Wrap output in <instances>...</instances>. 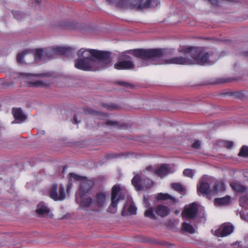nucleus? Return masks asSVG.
<instances>
[{
  "label": "nucleus",
  "instance_id": "25",
  "mask_svg": "<svg viewBox=\"0 0 248 248\" xmlns=\"http://www.w3.org/2000/svg\"><path fill=\"white\" fill-rule=\"evenodd\" d=\"M230 186L234 190L237 192L243 193L247 190L246 186L237 183H232Z\"/></svg>",
  "mask_w": 248,
  "mask_h": 248
},
{
  "label": "nucleus",
  "instance_id": "43",
  "mask_svg": "<svg viewBox=\"0 0 248 248\" xmlns=\"http://www.w3.org/2000/svg\"><path fill=\"white\" fill-rule=\"evenodd\" d=\"M227 82V80L226 79H224L223 78H219L217 80V81L215 83V84H218V83H223Z\"/></svg>",
  "mask_w": 248,
  "mask_h": 248
},
{
  "label": "nucleus",
  "instance_id": "37",
  "mask_svg": "<svg viewBox=\"0 0 248 248\" xmlns=\"http://www.w3.org/2000/svg\"><path fill=\"white\" fill-rule=\"evenodd\" d=\"M117 84L120 86L126 88H132L133 87V86L132 84L124 81H118Z\"/></svg>",
  "mask_w": 248,
  "mask_h": 248
},
{
  "label": "nucleus",
  "instance_id": "18",
  "mask_svg": "<svg viewBox=\"0 0 248 248\" xmlns=\"http://www.w3.org/2000/svg\"><path fill=\"white\" fill-rule=\"evenodd\" d=\"M12 113L15 119L20 122H23L27 118L20 108H13Z\"/></svg>",
  "mask_w": 248,
  "mask_h": 248
},
{
  "label": "nucleus",
  "instance_id": "40",
  "mask_svg": "<svg viewBox=\"0 0 248 248\" xmlns=\"http://www.w3.org/2000/svg\"><path fill=\"white\" fill-rule=\"evenodd\" d=\"M225 147L227 149H230L233 146V142L231 141H226L224 142Z\"/></svg>",
  "mask_w": 248,
  "mask_h": 248
},
{
  "label": "nucleus",
  "instance_id": "24",
  "mask_svg": "<svg viewBox=\"0 0 248 248\" xmlns=\"http://www.w3.org/2000/svg\"><path fill=\"white\" fill-rule=\"evenodd\" d=\"M29 87H46L49 84L46 81L41 80H36L35 81H30L28 83Z\"/></svg>",
  "mask_w": 248,
  "mask_h": 248
},
{
  "label": "nucleus",
  "instance_id": "42",
  "mask_svg": "<svg viewBox=\"0 0 248 248\" xmlns=\"http://www.w3.org/2000/svg\"><path fill=\"white\" fill-rule=\"evenodd\" d=\"M201 146V142L199 140L195 141L192 144V147L195 149H199Z\"/></svg>",
  "mask_w": 248,
  "mask_h": 248
},
{
  "label": "nucleus",
  "instance_id": "36",
  "mask_svg": "<svg viewBox=\"0 0 248 248\" xmlns=\"http://www.w3.org/2000/svg\"><path fill=\"white\" fill-rule=\"evenodd\" d=\"M13 15L17 20H21L25 16L24 14L20 12H15L13 13Z\"/></svg>",
  "mask_w": 248,
  "mask_h": 248
},
{
  "label": "nucleus",
  "instance_id": "15",
  "mask_svg": "<svg viewBox=\"0 0 248 248\" xmlns=\"http://www.w3.org/2000/svg\"><path fill=\"white\" fill-rule=\"evenodd\" d=\"M119 198H120V201L123 200L124 199V196L122 195L120 186L115 185L112 188L111 201H117Z\"/></svg>",
  "mask_w": 248,
  "mask_h": 248
},
{
  "label": "nucleus",
  "instance_id": "16",
  "mask_svg": "<svg viewBox=\"0 0 248 248\" xmlns=\"http://www.w3.org/2000/svg\"><path fill=\"white\" fill-rule=\"evenodd\" d=\"M210 186L207 183L201 182L200 186H197L198 192L205 194L207 197L212 195V189H209Z\"/></svg>",
  "mask_w": 248,
  "mask_h": 248
},
{
  "label": "nucleus",
  "instance_id": "34",
  "mask_svg": "<svg viewBox=\"0 0 248 248\" xmlns=\"http://www.w3.org/2000/svg\"><path fill=\"white\" fill-rule=\"evenodd\" d=\"M194 171L191 169H185L183 171V174L185 176L192 178L194 175Z\"/></svg>",
  "mask_w": 248,
  "mask_h": 248
},
{
  "label": "nucleus",
  "instance_id": "21",
  "mask_svg": "<svg viewBox=\"0 0 248 248\" xmlns=\"http://www.w3.org/2000/svg\"><path fill=\"white\" fill-rule=\"evenodd\" d=\"M83 112L85 115L91 114L92 115L98 116L100 117H108V115L107 113H102L100 111H97L91 108H84Z\"/></svg>",
  "mask_w": 248,
  "mask_h": 248
},
{
  "label": "nucleus",
  "instance_id": "27",
  "mask_svg": "<svg viewBox=\"0 0 248 248\" xmlns=\"http://www.w3.org/2000/svg\"><path fill=\"white\" fill-rule=\"evenodd\" d=\"M225 190L224 184L222 182H217L212 189V195H215L219 191H223Z\"/></svg>",
  "mask_w": 248,
  "mask_h": 248
},
{
  "label": "nucleus",
  "instance_id": "32",
  "mask_svg": "<svg viewBox=\"0 0 248 248\" xmlns=\"http://www.w3.org/2000/svg\"><path fill=\"white\" fill-rule=\"evenodd\" d=\"M238 155L243 157H248V146L243 145L241 148Z\"/></svg>",
  "mask_w": 248,
  "mask_h": 248
},
{
  "label": "nucleus",
  "instance_id": "13",
  "mask_svg": "<svg viewBox=\"0 0 248 248\" xmlns=\"http://www.w3.org/2000/svg\"><path fill=\"white\" fill-rule=\"evenodd\" d=\"M233 230L232 226L229 224H224L222 227L216 231V235L219 237L226 236L231 234Z\"/></svg>",
  "mask_w": 248,
  "mask_h": 248
},
{
  "label": "nucleus",
  "instance_id": "7",
  "mask_svg": "<svg viewBox=\"0 0 248 248\" xmlns=\"http://www.w3.org/2000/svg\"><path fill=\"white\" fill-rule=\"evenodd\" d=\"M133 49H131L132 50ZM127 50L121 54L118 57V62L114 64V68L116 69H133L135 67L134 62L131 61V57L127 55V53L131 54ZM132 55H133L132 54Z\"/></svg>",
  "mask_w": 248,
  "mask_h": 248
},
{
  "label": "nucleus",
  "instance_id": "11",
  "mask_svg": "<svg viewBox=\"0 0 248 248\" xmlns=\"http://www.w3.org/2000/svg\"><path fill=\"white\" fill-rule=\"evenodd\" d=\"M197 212V205L196 203L193 202L189 205L186 206L182 214L184 217L193 218L196 216Z\"/></svg>",
  "mask_w": 248,
  "mask_h": 248
},
{
  "label": "nucleus",
  "instance_id": "5",
  "mask_svg": "<svg viewBox=\"0 0 248 248\" xmlns=\"http://www.w3.org/2000/svg\"><path fill=\"white\" fill-rule=\"evenodd\" d=\"M154 212L158 216L164 217L169 215L170 212V208L163 204H158L154 208L150 207L144 212V216L152 219H156V217Z\"/></svg>",
  "mask_w": 248,
  "mask_h": 248
},
{
  "label": "nucleus",
  "instance_id": "2",
  "mask_svg": "<svg viewBox=\"0 0 248 248\" xmlns=\"http://www.w3.org/2000/svg\"><path fill=\"white\" fill-rule=\"evenodd\" d=\"M135 57L140 60L142 66L150 64H174L181 65H191L192 61L185 54V57H175L171 59L164 60V50L160 48L143 49L138 48L129 51Z\"/></svg>",
  "mask_w": 248,
  "mask_h": 248
},
{
  "label": "nucleus",
  "instance_id": "19",
  "mask_svg": "<svg viewBox=\"0 0 248 248\" xmlns=\"http://www.w3.org/2000/svg\"><path fill=\"white\" fill-rule=\"evenodd\" d=\"M102 125L103 126L113 127L118 129H124L126 127V125L124 124H121L118 121L110 120H107L105 123H103Z\"/></svg>",
  "mask_w": 248,
  "mask_h": 248
},
{
  "label": "nucleus",
  "instance_id": "4",
  "mask_svg": "<svg viewBox=\"0 0 248 248\" xmlns=\"http://www.w3.org/2000/svg\"><path fill=\"white\" fill-rule=\"evenodd\" d=\"M178 51L185 54H189L192 64H202L209 61L212 52H204L201 47L188 46H180Z\"/></svg>",
  "mask_w": 248,
  "mask_h": 248
},
{
  "label": "nucleus",
  "instance_id": "26",
  "mask_svg": "<svg viewBox=\"0 0 248 248\" xmlns=\"http://www.w3.org/2000/svg\"><path fill=\"white\" fill-rule=\"evenodd\" d=\"M171 187L175 191L184 195L186 193V188L183 185L179 183H173L171 184Z\"/></svg>",
  "mask_w": 248,
  "mask_h": 248
},
{
  "label": "nucleus",
  "instance_id": "30",
  "mask_svg": "<svg viewBox=\"0 0 248 248\" xmlns=\"http://www.w3.org/2000/svg\"><path fill=\"white\" fill-rule=\"evenodd\" d=\"M204 1H207L212 5V8L213 11L216 12V10L217 8L220 9L221 7V2L218 0H204Z\"/></svg>",
  "mask_w": 248,
  "mask_h": 248
},
{
  "label": "nucleus",
  "instance_id": "3",
  "mask_svg": "<svg viewBox=\"0 0 248 248\" xmlns=\"http://www.w3.org/2000/svg\"><path fill=\"white\" fill-rule=\"evenodd\" d=\"M121 10H134L141 11L153 8L160 4L159 0H103Z\"/></svg>",
  "mask_w": 248,
  "mask_h": 248
},
{
  "label": "nucleus",
  "instance_id": "45",
  "mask_svg": "<svg viewBox=\"0 0 248 248\" xmlns=\"http://www.w3.org/2000/svg\"><path fill=\"white\" fill-rule=\"evenodd\" d=\"M73 120H74V123L76 124H78L80 122L78 121L77 117L76 115H74V118H73Z\"/></svg>",
  "mask_w": 248,
  "mask_h": 248
},
{
  "label": "nucleus",
  "instance_id": "35",
  "mask_svg": "<svg viewBox=\"0 0 248 248\" xmlns=\"http://www.w3.org/2000/svg\"><path fill=\"white\" fill-rule=\"evenodd\" d=\"M69 175L71 177L74 178L75 180H78V181H83L84 179H85V178H86L84 177L79 176V175H78L75 173H73V172L70 173Z\"/></svg>",
  "mask_w": 248,
  "mask_h": 248
},
{
  "label": "nucleus",
  "instance_id": "33",
  "mask_svg": "<svg viewBox=\"0 0 248 248\" xmlns=\"http://www.w3.org/2000/svg\"><path fill=\"white\" fill-rule=\"evenodd\" d=\"M102 106L109 110H117L119 108L118 106L114 104H108L103 103L102 104Z\"/></svg>",
  "mask_w": 248,
  "mask_h": 248
},
{
  "label": "nucleus",
  "instance_id": "38",
  "mask_svg": "<svg viewBox=\"0 0 248 248\" xmlns=\"http://www.w3.org/2000/svg\"><path fill=\"white\" fill-rule=\"evenodd\" d=\"M137 208L135 206V205L133 204H131L128 209V212L130 213V214L134 215L136 213Z\"/></svg>",
  "mask_w": 248,
  "mask_h": 248
},
{
  "label": "nucleus",
  "instance_id": "28",
  "mask_svg": "<svg viewBox=\"0 0 248 248\" xmlns=\"http://www.w3.org/2000/svg\"><path fill=\"white\" fill-rule=\"evenodd\" d=\"M34 57L36 61H40L44 59V51L43 49L39 48L35 50Z\"/></svg>",
  "mask_w": 248,
  "mask_h": 248
},
{
  "label": "nucleus",
  "instance_id": "8",
  "mask_svg": "<svg viewBox=\"0 0 248 248\" xmlns=\"http://www.w3.org/2000/svg\"><path fill=\"white\" fill-rule=\"evenodd\" d=\"M74 51V49L70 47L47 48L44 51V59H53L57 55H68Z\"/></svg>",
  "mask_w": 248,
  "mask_h": 248
},
{
  "label": "nucleus",
  "instance_id": "12",
  "mask_svg": "<svg viewBox=\"0 0 248 248\" xmlns=\"http://www.w3.org/2000/svg\"><path fill=\"white\" fill-rule=\"evenodd\" d=\"M107 195L104 192H99L97 193L95 196V206L97 208V210L102 208L106 201Z\"/></svg>",
  "mask_w": 248,
  "mask_h": 248
},
{
  "label": "nucleus",
  "instance_id": "31",
  "mask_svg": "<svg viewBox=\"0 0 248 248\" xmlns=\"http://www.w3.org/2000/svg\"><path fill=\"white\" fill-rule=\"evenodd\" d=\"M182 229L186 232L190 233H193L194 232V229L193 226L190 224L184 222L182 224Z\"/></svg>",
  "mask_w": 248,
  "mask_h": 248
},
{
  "label": "nucleus",
  "instance_id": "20",
  "mask_svg": "<svg viewBox=\"0 0 248 248\" xmlns=\"http://www.w3.org/2000/svg\"><path fill=\"white\" fill-rule=\"evenodd\" d=\"M230 203V197L226 196L223 198H215L214 204L216 206H224L228 205Z\"/></svg>",
  "mask_w": 248,
  "mask_h": 248
},
{
  "label": "nucleus",
  "instance_id": "29",
  "mask_svg": "<svg viewBox=\"0 0 248 248\" xmlns=\"http://www.w3.org/2000/svg\"><path fill=\"white\" fill-rule=\"evenodd\" d=\"M119 198L117 201H111V202L109 206L107 209V211L111 214H115L117 212V206L118 202L120 201Z\"/></svg>",
  "mask_w": 248,
  "mask_h": 248
},
{
  "label": "nucleus",
  "instance_id": "9",
  "mask_svg": "<svg viewBox=\"0 0 248 248\" xmlns=\"http://www.w3.org/2000/svg\"><path fill=\"white\" fill-rule=\"evenodd\" d=\"M49 195L54 201L63 200L65 198L64 187L62 185L58 186L57 185L53 184L49 189Z\"/></svg>",
  "mask_w": 248,
  "mask_h": 248
},
{
  "label": "nucleus",
  "instance_id": "6",
  "mask_svg": "<svg viewBox=\"0 0 248 248\" xmlns=\"http://www.w3.org/2000/svg\"><path fill=\"white\" fill-rule=\"evenodd\" d=\"M131 183L138 191L141 190L144 188H150L153 185V182L146 177L141 172L135 175L131 180Z\"/></svg>",
  "mask_w": 248,
  "mask_h": 248
},
{
  "label": "nucleus",
  "instance_id": "22",
  "mask_svg": "<svg viewBox=\"0 0 248 248\" xmlns=\"http://www.w3.org/2000/svg\"><path fill=\"white\" fill-rule=\"evenodd\" d=\"M157 200H170L174 203L178 202L176 199L168 193H159L156 196Z\"/></svg>",
  "mask_w": 248,
  "mask_h": 248
},
{
  "label": "nucleus",
  "instance_id": "23",
  "mask_svg": "<svg viewBox=\"0 0 248 248\" xmlns=\"http://www.w3.org/2000/svg\"><path fill=\"white\" fill-rule=\"evenodd\" d=\"M49 209L43 203H40L37 206L36 213L40 216H44L49 213Z\"/></svg>",
  "mask_w": 248,
  "mask_h": 248
},
{
  "label": "nucleus",
  "instance_id": "1",
  "mask_svg": "<svg viewBox=\"0 0 248 248\" xmlns=\"http://www.w3.org/2000/svg\"><path fill=\"white\" fill-rule=\"evenodd\" d=\"M77 55L78 58L75 61V66L80 70L95 71L111 65V53L108 51L83 48Z\"/></svg>",
  "mask_w": 248,
  "mask_h": 248
},
{
  "label": "nucleus",
  "instance_id": "41",
  "mask_svg": "<svg viewBox=\"0 0 248 248\" xmlns=\"http://www.w3.org/2000/svg\"><path fill=\"white\" fill-rule=\"evenodd\" d=\"M145 170L151 171L155 174V170H156V169L154 168L153 167L151 166H149L146 168L145 170H143L142 173H143L144 172H145Z\"/></svg>",
  "mask_w": 248,
  "mask_h": 248
},
{
  "label": "nucleus",
  "instance_id": "39",
  "mask_svg": "<svg viewBox=\"0 0 248 248\" xmlns=\"http://www.w3.org/2000/svg\"><path fill=\"white\" fill-rule=\"evenodd\" d=\"M25 54H26L25 51H24L22 53L18 54L17 55L16 60L18 62L22 63L23 62V58Z\"/></svg>",
  "mask_w": 248,
  "mask_h": 248
},
{
  "label": "nucleus",
  "instance_id": "10",
  "mask_svg": "<svg viewBox=\"0 0 248 248\" xmlns=\"http://www.w3.org/2000/svg\"><path fill=\"white\" fill-rule=\"evenodd\" d=\"M80 206L81 209L87 211H92L93 212H98L97 208L95 206V202L93 199L89 196L84 197L81 199Z\"/></svg>",
  "mask_w": 248,
  "mask_h": 248
},
{
  "label": "nucleus",
  "instance_id": "44",
  "mask_svg": "<svg viewBox=\"0 0 248 248\" xmlns=\"http://www.w3.org/2000/svg\"><path fill=\"white\" fill-rule=\"evenodd\" d=\"M125 207H124L122 211V215L123 216H126L127 215V213L125 211Z\"/></svg>",
  "mask_w": 248,
  "mask_h": 248
},
{
  "label": "nucleus",
  "instance_id": "17",
  "mask_svg": "<svg viewBox=\"0 0 248 248\" xmlns=\"http://www.w3.org/2000/svg\"><path fill=\"white\" fill-rule=\"evenodd\" d=\"M169 172L170 168L168 164H163L155 170V174L161 178H163Z\"/></svg>",
  "mask_w": 248,
  "mask_h": 248
},
{
  "label": "nucleus",
  "instance_id": "14",
  "mask_svg": "<svg viewBox=\"0 0 248 248\" xmlns=\"http://www.w3.org/2000/svg\"><path fill=\"white\" fill-rule=\"evenodd\" d=\"M93 186V182L92 181L88 180L83 181L81 183L79 191L80 196L82 197L88 193Z\"/></svg>",
  "mask_w": 248,
  "mask_h": 248
}]
</instances>
